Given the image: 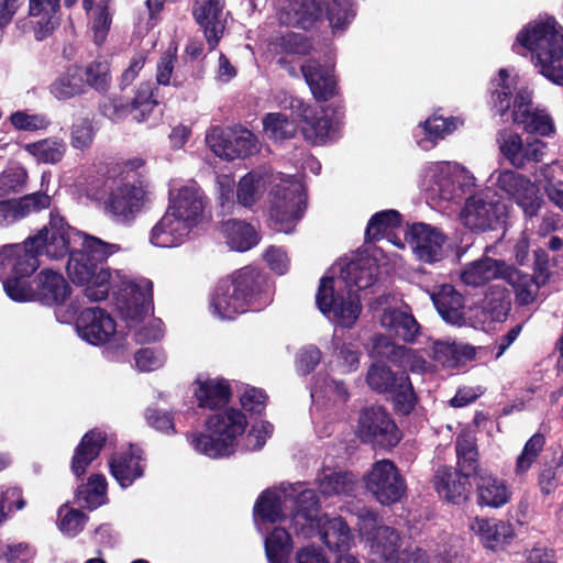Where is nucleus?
<instances>
[{
    "label": "nucleus",
    "mask_w": 563,
    "mask_h": 563,
    "mask_svg": "<svg viewBox=\"0 0 563 563\" xmlns=\"http://www.w3.org/2000/svg\"><path fill=\"white\" fill-rule=\"evenodd\" d=\"M110 290H112L115 297L118 310L128 320H142L150 309L153 308L151 282L145 287H142L131 280H121L118 289L111 285Z\"/></svg>",
    "instance_id": "17"
},
{
    "label": "nucleus",
    "mask_w": 563,
    "mask_h": 563,
    "mask_svg": "<svg viewBox=\"0 0 563 563\" xmlns=\"http://www.w3.org/2000/svg\"><path fill=\"white\" fill-rule=\"evenodd\" d=\"M485 309L494 321L506 320L511 309L510 291L498 286L492 287L485 298Z\"/></svg>",
    "instance_id": "54"
},
{
    "label": "nucleus",
    "mask_w": 563,
    "mask_h": 563,
    "mask_svg": "<svg viewBox=\"0 0 563 563\" xmlns=\"http://www.w3.org/2000/svg\"><path fill=\"white\" fill-rule=\"evenodd\" d=\"M121 250L120 245L84 235L81 249L70 253L66 271L70 280L84 286L85 296L91 301L104 300L111 288V272L106 267L108 258Z\"/></svg>",
    "instance_id": "2"
},
{
    "label": "nucleus",
    "mask_w": 563,
    "mask_h": 563,
    "mask_svg": "<svg viewBox=\"0 0 563 563\" xmlns=\"http://www.w3.org/2000/svg\"><path fill=\"white\" fill-rule=\"evenodd\" d=\"M271 302L269 278L253 266H244L219 280L210 297L213 314L228 320L249 310L260 311Z\"/></svg>",
    "instance_id": "1"
},
{
    "label": "nucleus",
    "mask_w": 563,
    "mask_h": 563,
    "mask_svg": "<svg viewBox=\"0 0 563 563\" xmlns=\"http://www.w3.org/2000/svg\"><path fill=\"white\" fill-rule=\"evenodd\" d=\"M221 230L231 249L246 252L260 242V235L250 223L236 219L222 222Z\"/></svg>",
    "instance_id": "42"
},
{
    "label": "nucleus",
    "mask_w": 563,
    "mask_h": 563,
    "mask_svg": "<svg viewBox=\"0 0 563 563\" xmlns=\"http://www.w3.org/2000/svg\"><path fill=\"white\" fill-rule=\"evenodd\" d=\"M471 529L479 537L485 548L497 550L514 538L511 523L495 518H478L471 525Z\"/></svg>",
    "instance_id": "35"
},
{
    "label": "nucleus",
    "mask_w": 563,
    "mask_h": 563,
    "mask_svg": "<svg viewBox=\"0 0 563 563\" xmlns=\"http://www.w3.org/2000/svg\"><path fill=\"white\" fill-rule=\"evenodd\" d=\"M471 477L451 465H441L433 475V487L438 495L454 505H462L470 499L473 483Z\"/></svg>",
    "instance_id": "22"
},
{
    "label": "nucleus",
    "mask_w": 563,
    "mask_h": 563,
    "mask_svg": "<svg viewBox=\"0 0 563 563\" xmlns=\"http://www.w3.org/2000/svg\"><path fill=\"white\" fill-rule=\"evenodd\" d=\"M106 431L95 428L86 432L71 457L70 468L77 478H81L88 466L99 456L107 443Z\"/></svg>",
    "instance_id": "30"
},
{
    "label": "nucleus",
    "mask_w": 563,
    "mask_h": 563,
    "mask_svg": "<svg viewBox=\"0 0 563 563\" xmlns=\"http://www.w3.org/2000/svg\"><path fill=\"white\" fill-rule=\"evenodd\" d=\"M52 197L43 191H35L20 198L0 200V225L8 227L32 213L49 209Z\"/></svg>",
    "instance_id": "25"
},
{
    "label": "nucleus",
    "mask_w": 563,
    "mask_h": 563,
    "mask_svg": "<svg viewBox=\"0 0 563 563\" xmlns=\"http://www.w3.org/2000/svg\"><path fill=\"white\" fill-rule=\"evenodd\" d=\"M401 545V538L395 528L380 526L376 529L373 547L386 561L394 559Z\"/></svg>",
    "instance_id": "55"
},
{
    "label": "nucleus",
    "mask_w": 563,
    "mask_h": 563,
    "mask_svg": "<svg viewBox=\"0 0 563 563\" xmlns=\"http://www.w3.org/2000/svg\"><path fill=\"white\" fill-rule=\"evenodd\" d=\"M318 534L329 550L339 553L347 551L352 541L350 527L342 517L320 523Z\"/></svg>",
    "instance_id": "43"
},
{
    "label": "nucleus",
    "mask_w": 563,
    "mask_h": 563,
    "mask_svg": "<svg viewBox=\"0 0 563 563\" xmlns=\"http://www.w3.org/2000/svg\"><path fill=\"white\" fill-rule=\"evenodd\" d=\"M301 133L312 145L325 143L332 129V121L325 114L311 108L303 109L301 113Z\"/></svg>",
    "instance_id": "44"
},
{
    "label": "nucleus",
    "mask_w": 563,
    "mask_h": 563,
    "mask_svg": "<svg viewBox=\"0 0 563 563\" xmlns=\"http://www.w3.org/2000/svg\"><path fill=\"white\" fill-rule=\"evenodd\" d=\"M208 202L205 191L192 183L170 190L167 208L196 228L205 219Z\"/></svg>",
    "instance_id": "20"
},
{
    "label": "nucleus",
    "mask_w": 563,
    "mask_h": 563,
    "mask_svg": "<svg viewBox=\"0 0 563 563\" xmlns=\"http://www.w3.org/2000/svg\"><path fill=\"white\" fill-rule=\"evenodd\" d=\"M76 327L79 335L92 345L108 344L118 352L124 346L125 334L117 332L114 319L99 307L84 309L77 318Z\"/></svg>",
    "instance_id": "14"
},
{
    "label": "nucleus",
    "mask_w": 563,
    "mask_h": 563,
    "mask_svg": "<svg viewBox=\"0 0 563 563\" xmlns=\"http://www.w3.org/2000/svg\"><path fill=\"white\" fill-rule=\"evenodd\" d=\"M547 144L529 135L523 141L517 133H511L500 144V152L515 168H523L529 163H540L545 155Z\"/></svg>",
    "instance_id": "24"
},
{
    "label": "nucleus",
    "mask_w": 563,
    "mask_h": 563,
    "mask_svg": "<svg viewBox=\"0 0 563 563\" xmlns=\"http://www.w3.org/2000/svg\"><path fill=\"white\" fill-rule=\"evenodd\" d=\"M509 74L507 69L500 68L498 71V79L493 81L495 89L492 91V99L494 103V108L496 113L504 118L511 106L510 98L512 96V90L508 85Z\"/></svg>",
    "instance_id": "58"
},
{
    "label": "nucleus",
    "mask_w": 563,
    "mask_h": 563,
    "mask_svg": "<svg viewBox=\"0 0 563 563\" xmlns=\"http://www.w3.org/2000/svg\"><path fill=\"white\" fill-rule=\"evenodd\" d=\"M516 294V301L519 306H528L534 301L540 289L541 280L533 275L521 272L512 265L505 267L504 278Z\"/></svg>",
    "instance_id": "40"
},
{
    "label": "nucleus",
    "mask_w": 563,
    "mask_h": 563,
    "mask_svg": "<svg viewBox=\"0 0 563 563\" xmlns=\"http://www.w3.org/2000/svg\"><path fill=\"white\" fill-rule=\"evenodd\" d=\"M497 186L522 211L525 220L538 217L545 206L540 186L514 169L501 170L497 177Z\"/></svg>",
    "instance_id": "13"
},
{
    "label": "nucleus",
    "mask_w": 563,
    "mask_h": 563,
    "mask_svg": "<svg viewBox=\"0 0 563 563\" xmlns=\"http://www.w3.org/2000/svg\"><path fill=\"white\" fill-rule=\"evenodd\" d=\"M143 450L130 444L129 449L112 455L109 461L111 476L121 488L125 489L144 476L145 464Z\"/></svg>",
    "instance_id": "26"
},
{
    "label": "nucleus",
    "mask_w": 563,
    "mask_h": 563,
    "mask_svg": "<svg viewBox=\"0 0 563 563\" xmlns=\"http://www.w3.org/2000/svg\"><path fill=\"white\" fill-rule=\"evenodd\" d=\"M177 62V45L170 43L161 55L156 65V82L161 86L173 85L175 63Z\"/></svg>",
    "instance_id": "63"
},
{
    "label": "nucleus",
    "mask_w": 563,
    "mask_h": 563,
    "mask_svg": "<svg viewBox=\"0 0 563 563\" xmlns=\"http://www.w3.org/2000/svg\"><path fill=\"white\" fill-rule=\"evenodd\" d=\"M29 16L36 19L33 25L35 38H47L59 25L60 0H29Z\"/></svg>",
    "instance_id": "33"
},
{
    "label": "nucleus",
    "mask_w": 563,
    "mask_h": 563,
    "mask_svg": "<svg viewBox=\"0 0 563 563\" xmlns=\"http://www.w3.org/2000/svg\"><path fill=\"white\" fill-rule=\"evenodd\" d=\"M207 141L211 151L227 161L245 158L257 152L256 136L249 130L238 133L217 128L207 135Z\"/></svg>",
    "instance_id": "18"
},
{
    "label": "nucleus",
    "mask_w": 563,
    "mask_h": 563,
    "mask_svg": "<svg viewBox=\"0 0 563 563\" xmlns=\"http://www.w3.org/2000/svg\"><path fill=\"white\" fill-rule=\"evenodd\" d=\"M402 216L394 209L374 213L366 225L365 242L374 243L382 240L387 230L400 228Z\"/></svg>",
    "instance_id": "48"
},
{
    "label": "nucleus",
    "mask_w": 563,
    "mask_h": 563,
    "mask_svg": "<svg viewBox=\"0 0 563 563\" xmlns=\"http://www.w3.org/2000/svg\"><path fill=\"white\" fill-rule=\"evenodd\" d=\"M224 9V0H206L203 3H196L192 8V15L196 22L203 29L205 36L211 48L220 40L223 25L221 15Z\"/></svg>",
    "instance_id": "36"
},
{
    "label": "nucleus",
    "mask_w": 563,
    "mask_h": 563,
    "mask_svg": "<svg viewBox=\"0 0 563 563\" xmlns=\"http://www.w3.org/2000/svg\"><path fill=\"white\" fill-rule=\"evenodd\" d=\"M516 41L531 52V59L542 76L563 87V26L554 16L528 23Z\"/></svg>",
    "instance_id": "3"
},
{
    "label": "nucleus",
    "mask_w": 563,
    "mask_h": 563,
    "mask_svg": "<svg viewBox=\"0 0 563 563\" xmlns=\"http://www.w3.org/2000/svg\"><path fill=\"white\" fill-rule=\"evenodd\" d=\"M253 516L262 522L276 523L285 518L280 495L273 489L263 490L257 497Z\"/></svg>",
    "instance_id": "46"
},
{
    "label": "nucleus",
    "mask_w": 563,
    "mask_h": 563,
    "mask_svg": "<svg viewBox=\"0 0 563 563\" xmlns=\"http://www.w3.org/2000/svg\"><path fill=\"white\" fill-rule=\"evenodd\" d=\"M157 91L150 81L141 82L130 102H124L122 98H112L110 106L115 113L129 112L139 121H145L158 104L154 92Z\"/></svg>",
    "instance_id": "32"
},
{
    "label": "nucleus",
    "mask_w": 563,
    "mask_h": 563,
    "mask_svg": "<svg viewBox=\"0 0 563 563\" xmlns=\"http://www.w3.org/2000/svg\"><path fill=\"white\" fill-rule=\"evenodd\" d=\"M106 493V477L102 474H92L88 477L86 484L77 487L75 500L81 508L95 510L104 503Z\"/></svg>",
    "instance_id": "45"
},
{
    "label": "nucleus",
    "mask_w": 563,
    "mask_h": 563,
    "mask_svg": "<svg viewBox=\"0 0 563 563\" xmlns=\"http://www.w3.org/2000/svg\"><path fill=\"white\" fill-rule=\"evenodd\" d=\"M445 240L440 230L422 222L413 223L406 232V241L417 258L429 264L441 260Z\"/></svg>",
    "instance_id": "21"
},
{
    "label": "nucleus",
    "mask_w": 563,
    "mask_h": 563,
    "mask_svg": "<svg viewBox=\"0 0 563 563\" xmlns=\"http://www.w3.org/2000/svg\"><path fill=\"white\" fill-rule=\"evenodd\" d=\"M25 243L7 244L0 247V279L8 295V283L14 278L32 277L40 266L34 255H30Z\"/></svg>",
    "instance_id": "19"
},
{
    "label": "nucleus",
    "mask_w": 563,
    "mask_h": 563,
    "mask_svg": "<svg viewBox=\"0 0 563 563\" xmlns=\"http://www.w3.org/2000/svg\"><path fill=\"white\" fill-rule=\"evenodd\" d=\"M89 520V517L79 509L70 508L68 503L58 509V528L68 537L78 536Z\"/></svg>",
    "instance_id": "56"
},
{
    "label": "nucleus",
    "mask_w": 563,
    "mask_h": 563,
    "mask_svg": "<svg viewBox=\"0 0 563 563\" xmlns=\"http://www.w3.org/2000/svg\"><path fill=\"white\" fill-rule=\"evenodd\" d=\"M264 545L269 563H288L292 550V540L290 533L285 528H274L266 537Z\"/></svg>",
    "instance_id": "47"
},
{
    "label": "nucleus",
    "mask_w": 563,
    "mask_h": 563,
    "mask_svg": "<svg viewBox=\"0 0 563 563\" xmlns=\"http://www.w3.org/2000/svg\"><path fill=\"white\" fill-rule=\"evenodd\" d=\"M353 18L351 4L339 0H290L279 13L287 26L311 31L328 21L333 33L344 31Z\"/></svg>",
    "instance_id": "4"
},
{
    "label": "nucleus",
    "mask_w": 563,
    "mask_h": 563,
    "mask_svg": "<svg viewBox=\"0 0 563 563\" xmlns=\"http://www.w3.org/2000/svg\"><path fill=\"white\" fill-rule=\"evenodd\" d=\"M545 445V438L542 433H534L525 444L516 461V474L526 473L537 461Z\"/></svg>",
    "instance_id": "60"
},
{
    "label": "nucleus",
    "mask_w": 563,
    "mask_h": 563,
    "mask_svg": "<svg viewBox=\"0 0 563 563\" xmlns=\"http://www.w3.org/2000/svg\"><path fill=\"white\" fill-rule=\"evenodd\" d=\"M85 234L71 228L63 217L49 214L48 224L37 231L35 235L29 236L24 243L36 261L45 254L51 260H60L75 252L71 244L75 239H82Z\"/></svg>",
    "instance_id": "8"
},
{
    "label": "nucleus",
    "mask_w": 563,
    "mask_h": 563,
    "mask_svg": "<svg viewBox=\"0 0 563 563\" xmlns=\"http://www.w3.org/2000/svg\"><path fill=\"white\" fill-rule=\"evenodd\" d=\"M29 180V174L24 167L15 166L0 174V198L22 192Z\"/></svg>",
    "instance_id": "57"
},
{
    "label": "nucleus",
    "mask_w": 563,
    "mask_h": 563,
    "mask_svg": "<svg viewBox=\"0 0 563 563\" xmlns=\"http://www.w3.org/2000/svg\"><path fill=\"white\" fill-rule=\"evenodd\" d=\"M49 92L60 101L68 100L87 92L84 67L69 65L49 86Z\"/></svg>",
    "instance_id": "38"
},
{
    "label": "nucleus",
    "mask_w": 563,
    "mask_h": 563,
    "mask_svg": "<svg viewBox=\"0 0 563 563\" xmlns=\"http://www.w3.org/2000/svg\"><path fill=\"white\" fill-rule=\"evenodd\" d=\"M456 454V470L472 479L486 472L481 467L477 439L470 431L460 432L454 442Z\"/></svg>",
    "instance_id": "34"
},
{
    "label": "nucleus",
    "mask_w": 563,
    "mask_h": 563,
    "mask_svg": "<svg viewBox=\"0 0 563 563\" xmlns=\"http://www.w3.org/2000/svg\"><path fill=\"white\" fill-rule=\"evenodd\" d=\"M419 125L423 128L426 139L437 144L439 140H443L456 129V119L433 114Z\"/></svg>",
    "instance_id": "62"
},
{
    "label": "nucleus",
    "mask_w": 563,
    "mask_h": 563,
    "mask_svg": "<svg viewBox=\"0 0 563 563\" xmlns=\"http://www.w3.org/2000/svg\"><path fill=\"white\" fill-rule=\"evenodd\" d=\"M195 398L198 408L217 410L225 408L232 398V388L223 377L197 379L195 382Z\"/></svg>",
    "instance_id": "31"
},
{
    "label": "nucleus",
    "mask_w": 563,
    "mask_h": 563,
    "mask_svg": "<svg viewBox=\"0 0 563 563\" xmlns=\"http://www.w3.org/2000/svg\"><path fill=\"white\" fill-rule=\"evenodd\" d=\"M307 209V195L299 183L275 186L271 207V228L276 232L291 233Z\"/></svg>",
    "instance_id": "11"
},
{
    "label": "nucleus",
    "mask_w": 563,
    "mask_h": 563,
    "mask_svg": "<svg viewBox=\"0 0 563 563\" xmlns=\"http://www.w3.org/2000/svg\"><path fill=\"white\" fill-rule=\"evenodd\" d=\"M354 486L355 481L349 472H333L318 478V489L325 497L350 495Z\"/></svg>",
    "instance_id": "52"
},
{
    "label": "nucleus",
    "mask_w": 563,
    "mask_h": 563,
    "mask_svg": "<svg viewBox=\"0 0 563 563\" xmlns=\"http://www.w3.org/2000/svg\"><path fill=\"white\" fill-rule=\"evenodd\" d=\"M476 349L471 344L437 341L433 345V360L446 368H456L473 361Z\"/></svg>",
    "instance_id": "41"
},
{
    "label": "nucleus",
    "mask_w": 563,
    "mask_h": 563,
    "mask_svg": "<svg viewBox=\"0 0 563 563\" xmlns=\"http://www.w3.org/2000/svg\"><path fill=\"white\" fill-rule=\"evenodd\" d=\"M355 433L363 444H368L374 450L390 451L402 439L401 430L384 406L363 408L358 415Z\"/></svg>",
    "instance_id": "9"
},
{
    "label": "nucleus",
    "mask_w": 563,
    "mask_h": 563,
    "mask_svg": "<svg viewBox=\"0 0 563 563\" xmlns=\"http://www.w3.org/2000/svg\"><path fill=\"white\" fill-rule=\"evenodd\" d=\"M461 218L473 232L496 231L507 222L508 206L496 195L481 192L466 199Z\"/></svg>",
    "instance_id": "12"
},
{
    "label": "nucleus",
    "mask_w": 563,
    "mask_h": 563,
    "mask_svg": "<svg viewBox=\"0 0 563 563\" xmlns=\"http://www.w3.org/2000/svg\"><path fill=\"white\" fill-rule=\"evenodd\" d=\"M373 352L380 358H386L393 364H402L410 350L404 345L395 344L386 335H377L373 341Z\"/></svg>",
    "instance_id": "59"
},
{
    "label": "nucleus",
    "mask_w": 563,
    "mask_h": 563,
    "mask_svg": "<svg viewBox=\"0 0 563 563\" xmlns=\"http://www.w3.org/2000/svg\"><path fill=\"white\" fill-rule=\"evenodd\" d=\"M207 433H191L190 444L194 449L211 459L230 456L235 451L236 439L245 432L246 416L236 408H227L207 417Z\"/></svg>",
    "instance_id": "5"
},
{
    "label": "nucleus",
    "mask_w": 563,
    "mask_h": 563,
    "mask_svg": "<svg viewBox=\"0 0 563 563\" xmlns=\"http://www.w3.org/2000/svg\"><path fill=\"white\" fill-rule=\"evenodd\" d=\"M380 323L391 335L406 343H413L421 333V325L408 305L402 308H386Z\"/></svg>",
    "instance_id": "29"
},
{
    "label": "nucleus",
    "mask_w": 563,
    "mask_h": 563,
    "mask_svg": "<svg viewBox=\"0 0 563 563\" xmlns=\"http://www.w3.org/2000/svg\"><path fill=\"white\" fill-rule=\"evenodd\" d=\"M84 78L87 89L92 88L99 93H107L111 86L110 63L103 57H98L84 68Z\"/></svg>",
    "instance_id": "51"
},
{
    "label": "nucleus",
    "mask_w": 563,
    "mask_h": 563,
    "mask_svg": "<svg viewBox=\"0 0 563 563\" xmlns=\"http://www.w3.org/2000/svg\"><path fill=\"white\" fill-rule=\"evenodd\" d=\"M433 305L441 318L451 324L461 325L464 318V297L454 286L442 285L432 296Z\"/></svg>",
    "instance_id": "37"
},
{
    "label": "nucleus",
    "mask_w": 563,
    "mask_h": 563,
    "mask_svg": "<svg viewBox=\"0 0 563 563\" xmlns=\"http://www.w3.org/2000/svg\"><path fill=\"white\" fill-rule=\"evenodd\" d=\"M300 71L317 101L325 102L338 95V81L329 66L310 58L301 65Z\"/></svg>",
    "instance_id": "28"
},
{
    "label": "nucleus",
    "mask_w": 563,
    "mask_h": 563,
    "mask_svg": "<svg viewBox=\"0 0 563 563\" xmlns=\"http://www.w3.org/2000/svg\"><path fill=\"white\" fill-rule=\"evenodd\" d=\"M505 267L507 264L504 261L484 257L468 264L463 269L461 279L468 286H483L493 279L504 278Z\"/></svg>",
    "instance_id": "39"
},
{
    "label": "nucleus",
    "mask_w": 563,
    "mask_h": 563,
    "mask_svg": "<svg viewBox=\"0 0 563 563\" xmlns=\"http://www.w3.org/2000/svg\"><path fill=\"white\" fill-rule=\"evenodd\" d=\"M345 283L357 289H366L374 285L375 275L368 262L352 261L345 267Z\"/></svg>",
    "instance_id": "61"
},
{
    "label": "nucleus",
    "mask_w": 563,
    "mask_h": 563,
    "mask_svg": "<svg viewBox=\"0 0 563 563\" xmlns=\"http://www.w3.org/2000/svg\"><path fill=\"white\" fill-rule=\"evenodd\" d=\"M365 382L373 391L385 396L397 416H410L419 402L409 374L404 369L394 371L384 362L368 366Z\"/></svg>",
    "instance_id": "6"
},
{
    "label": "nucleus",
    "mask_w": 563,
    "mask_h": 563,
    "mask_svg": "<svg viewBox=\"0 0 563 563\" xmlns=\"http://www.w3.org/2000/svg\"><path fill=\"white\" fill-rule=\"evenodd\" d=\"M14 278L8 283V297L18 302L38 301L44 306H62L71 295V287L58 272L41 271L34 280Z\"/></svg>",
    "instance_id": "7"
},
{
    "label": "nucleus",
    "mask_w": 563,
    "mask_h": 563,
    "mask_svg": "<svg viewBox=\"0 0 563 563\" xmlns=\"http://www.w3.org/2000/svg\"><path fill=\"white\" fill-rule=\"evenodd\" d=\"M66 143L58 139H44L25 145V151L34 156L37 162L44 164L59 163L66 153Z\"/></svg>",
    "instance_id": "50"
},
{
    "label": "nucleus",
    "mask_w": 563,
    "mask_h": 563,
    "mask_svg": "<svg viewBox=\"0 0 563 563\" xmlns=\"http://www.w3.org/2000/svg\"><path fill=\"white\" fill-rule=\"evenodd\" d=\"M511 118L515 124L532 136H549L555 130L552 118L545 111L532 110V101L527 93L515 96Z\"/></svg>",
    "instance_id": "23"
},
{
    "label": "nucleus",
    "mask_w": 563,
    "mask_h": 563,
    "mask_svg": "<svg viewBox=\"0 0 563 563\" xmlns=\"http://www.w3.org/2000/svg\"><path fill=\"white\" fill-rule=\"evenodd\" d=\"M473 484L475 486L476 504L481 508L498 509L511 499L512 492L507 482L488 470L475 477Z\"/></svg>",
    "instance_id": "27"
},
{
    "label": "nucleus",
    "mask_w": 563,
    "mask_h": 563,
    "mask_svg": "<svg viewBox=\"0 0 563 563\" xmlns=\"http://www.w3.org/2000/svg\"><path fill=\"white\" fill-rule=\"evenodd\" d=\"M263 126L268 137L275 141L292 139L297 131L296 123L280 112L265 114L263 118Z\"/></svg>",
    "instance_id": "53"
},
{
    "label": "nucleus",
    "mask_w": 563,
    "mask_h": 563,
    "mask_svg": "<svg viewBox=\"0 0 563 563\" xmlns=\"http://www.w3.org/2000/svg\"><path fill=\"white\" fill-rule=\"evenodd\" d=\"M364 482L366 489L384 506L398 503L407 489L405 478L390 460L375 462Z\"/></svg>",
    "instance_id": "15"
},
{
    "label": "nucleus",
    "mask_w": 563,
    "mask_h": 563,
    "mask_svg": "<svg viewBox=\"0 0 563 563\" xmlns=\"http://www.w3.org/2000/svg\"><path fill=\"white\" fill-rule=\"evenodd\" d=\"M95 139L92 121L88 118L77 119L70 129V144L74 148L84 151L91 146Z\"/></svg>",
    "instance_id": "64"
},
{
    "label": "nucleus",
    "mask_w": 563,
    "mask_h": 563,
    "mask_svg": "<svg viewBox=\"0 0 563 563\" xmlns=\"http://www.w3.org/2000/svg\"><path fill=\"white\" fill-rule=\"evenodd\" d=\"M274 46L277 54L286 56H308L313 49L310 37L294 31H287L276 36Z\"/></svg>",
    "instance_id": "49"
},
{
    "label": "nucleus",
    "mask_w": 563,
    "mask_h": 563,
    "mask_svg": "<svg viewBox=\"0 0 563 563\" xmlns=\"http://www.w3.org/2000/svg\"><path fill=\"white\" fill-rule=\"evenodd\" d=\"M144 180L122 181L104 200V212L114 222L128 224L141 211L145 198Z\"/></svg>",
    "instance_id": "16"
},
{
    "label": "nucleus",
    "mask_w": 563,
    "mask_h": 563,
    "mask_svg": "<svg viewBox=\"0 0 563 563\" xmlns=\"http://www.w3.org/2000/svg\"><path fill=\"white\" fill-rule=\"evenodd\" d=\"M316 305L320 312L330 318L341 328L351 329L357 321L362 305L360 297L352 290L344 295L343 290L335 287V279L331 276H323L320 279L316 295Z\"/></svg>",
    "instance_id": "10"
}]
</instances>
